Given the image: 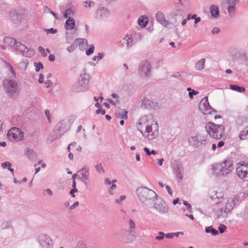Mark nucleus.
Instances as JSON below:
<instances>
[{"mask_svg":"<svg viewBox=\"0 0 248 248\" xmlns=\"http://www.w3.org/2000/svg\"><path fill=\"white\" fill-rule=\"evenodd\" d=\"M23 133L20 129L14 127L8 132L7 137L11 141H21L23 139Z\"/></svg>","mask_w":248,"mask_h":248,"instance_id":"4468645a","label":"nucleus"},{"mask_svg":"<svg viewBox=\"0 0 248 248\" xmlns=\"http://www.w3.org/2000/svg\"><path fill=\"white\" fill-rule=\"evenodd\" d=\"M170 17L175 20V23L177 22L178 19L184 17V13L183 11L178 7L174 9L170 14Z\"/></svg>","mask_w":248,"mask_h":248,"instance_id":"4be33fe9","label":"nucleus"},{"mask_svg":"<svg viewBox=\"0 0 248 248\" xmlns=\"http://www.w3.org/2000/svg\"><path fill=\"white\" fill-rule=\"evenodd\" d=\"M174 170L176 172L177 176L181 178V173L183 170V169L181 167V166H179L177 168H174Z\"/></svg>","mask_w":248,"mask_h":248,"instance_id":"3c124183","label":"nucleus"},{"mask_svg":"<svg viewBox=\"0 0 248 248\" xmlns=\"http://www.w3.org/2000/svg\"><path fill=\"white\" fill-rule=\"evenodd\" d=\"M141 106L147 109H153L157 107V103L156 102L149 99L146 97H143L140 100Z\"/></svg>","mask_w":248,"mask_h":248,"instance_id":"412c9836","label":"nucleus"},{"mask_svg":"<svg viewBox=\"0 0 248 248\" xmlns=\"http://www.w3.org/2000/svg\"><path fill=\"white\" fill-rule=\"evenodd\" d=\"M196 16H197V15H196V14H194L193 15H192L191 14H188L187 16V19H188V20H189L190 19H194V18H196Z\"/></svg>","mask_w":248,"mask_h":248,"instance_id":"774afa93","label":"nucleus"},{"mask_svg":"<svg viewBox=\"0 0 248 248\" xmlns=\"http://www.w3.org/2000/svg\"><path fill=\"white\" fill-rule=\"evenodd\" d=\"M95 168L96 170L99 173H104L105 172V170H104L103 169V168H102V167L101 166V165H97L95 166Z\"/></svg>","mask_w":248,"mask_h":248,"instance_id":"864d4df0","label":"nucleus"},{"mask_svg":"<svg viewBox=\"0 0 248 248\" xmlns=\"http://www.w3.org/2000/svg\"><path fill=\"white\" fill-rule=\"evenodd\" d=\"M137 128L143 137L148 140L156 139L159 135L158 124L152 115L141 117L137 125Z\"/></svg>","mask_w":248,"mask_h":248,"instance_id":"f257e3e1","label":"nucleus"},{"mask_svg":"<svg viewBox=\"0 0 248 248\" xmlns=\"http://www.w3.org/2000/svg\"><path fill=\"white\" fill-rule=\"evenodd\" d=\"M122 243L124 244H128L132 242V239L129 238V236H123L121 239Z\"/></svg>","mask_w":248,"mask_h":248,"instance_id":"37998d69","label":"nucleus"},{"mask_svg":"<svg viewBox=\"0 0 248 248\" xmlns=\"http://www.w3.org/2000/svg\"><path fill=\"white\" fill-rule=\"evenodd\" d=\"M116 182V180H113L112 181V183L111 184V186L110 187V188L111 190H114V189H115L116 187V185L115 184V183Z\"/></svg>","mask_w":248,"mask_h":248,"instance_id":"338daca9","label":"nucleus"},{"mask_svg":"<svg viewBox=\"0 0 248 248\" xmlns=\"http://www.w3.org/2000/svg\"><path fill=\"white\" fill-rule=\"evenodd\" d=\"M25 155L29 159L31 160L35 159L37 157V154L36 152L32 149H27L26 151Z\"/></svg>","mask_w":248,"mask_h":248,"instance_id":"2f4dec72","label":"nucleus"},{"mask_svg":"<svg viewBox=\"0 0 248 248\" xmlns=\"http://www.w3.org/2000/svg\"><path fill=\"white\" fill-rule=\"evenodd\" d=\"M236 174L243 181H248V163L241 161L237 164Z\"/></svg>","mask_w":248,"mask_h":248,"instance_id":"1a4fd4ad","label":"nucleus"},{"mask_svg":"<svg viewBox=\"0 0 248 248\" xmlns=\"http://www.w3.org/2000/svg\"><path fill=\"white\" fill-rule=\"evenodd\" d=\"M205 232L206 233H211L213 235H217L218 234V232L217 230L214 229L212 226L206 227L205 229Z\"/></svg>","mask_w":248,"mask_h":248,"instance_id":"4c0bfd02","label":"nucleus"},{"mask_svg":"<svg viewBox=\"0 0 248 248\" xmlns=\"http://www.w3.org/2000/svg\"><path fill=\"white\" fill-rule=\"evenodd\" d=\"M83 5L85 8L90 9L95 6V3L91 0H87L83 2Z\"/></svg>","mask_w":248,"mask_h":248,"instance_id":"a19ab883","label":"nucleus"},{"mask_svg":"<svg viewBox=\"0 0 248 248\" xmlns=\"http://www.w3.org/2000/svg\"><path fill=\"white\" fill-rule=\"evenodd\" d=\"M28 61L27 59L23 60L22 61H21L19 63V67L24 70H25L27 68V65L28 64Z\"/></svg>","mask_w":248,"mask_h":248,"instance_id":"79ce46f5","label":"nucleus"},{"mask_svg":"<svg viewBox=\"0 0 248 248\" xmlns=\"http://www.w3.org/2000/svg\"><path fill=\"white\" fill-rule=\"evenodd\" d=\"M37 242L41 248H53V242L51 238L47 234H41L37 237Z\"/></svg>","mask_w":248,"mask_h":248,"instance_id":"ddd939ff","label":"nucleus"},{"mask_svg":"<svg viewBox=\"0 0 248 248\" xmlns=\"http://www.w3.org/2000/svg\"><path fill=\"white\" fill-rule=\"evenodd\" d=\"M5 65L8 72L9 79L13 80L16 76L13 67L8 62H5Z\"/></svg>","mask_w":248,"mask_h":248,"instance_id":"a878e982","label":"nucleus"},{"mask_svg":"<svg viewBox=\"0 0 248 248\" xmlns=\"http://www.w3.org/2000/svg\"><path fill=\"white\" fill-rule=\"evenodd\" d=\"M199 108L200 111L204 114H210L212 112H216V111L213 109L209 105L208 97H203L200 103Z\"/></svg>","mask_w":248,"mask_h":248,"instance_id":"2eb2a0df","label":"nucleus"},{"mask_svg":"<svg viewBox=\"0 0 248 248\" xmlns=\"http://www.w3.org/2000/svg\"><path fill=\"white\" fill-rule=\"evenodd\" d=\"M158 234H159L158 236H156L155 237V239L157 240H162L164 238V232H158Z\"/></svg>","mask_w":248,"mask_h":248,"instance_id":"4d7b16f0","label":"nucleus"},{"mask_svg":"<svg viewBox=\"0 0 248 248\" xmlns=\"http://www.w3.org/2000/svg\"><path fill=\"white\" fill-rule=\"evenodd\" d=\"M75 49L76 46L74 44L70 45V46H68L66 48L67 51L69 53L72 52L75 50Z\"/></svg>","mask_w":248,"mask_h":248,"instance_id":"6e6d98bb","label":"nucleus"},{"mask_svg":"<svg viewBox=\"0 0 248 248\" xmlns=\"http://www.w3.org/2000/svg\"><path fill=\"white\" fill-rule=\"evenodd\" d=\"M74 15V11L71 9H66L63 13V17L68 19V18H72Z\"/></svg>","mask_w":248,"mask_h":248,"instance_id":"e433bc0d","label":"nucleus"},{"mask_svg":"<svg viewBox=\"0 0 248 248\" xmlns=\"http://www.w3.org/2000/svg\"><path fill=\"white\" fill-rule=\"evenodd\" d=\"M232 162L229 159H225L222 162L212 165L211 173L217 177H224L229 174L233 170Z\"/></svg>","mask_w":248,"mask_h":248,"instance_id":"f03ea898","label":"nucleus"},{"mask_svg":"<svg viewBox=\"0 0 248 248\" xmlns=\"http://www.w3.org/2000/svg\"><path fill=\"white\" fill-rule=\"evenodd\" d=\"M239 137L241 140L248 139V127H246L240 132Z\"/></svg>","mask_w":248,"mask_h":248,"instance_id":"72a5a7b5","label":"nucleus"},{"mask_svg":"<svg viewBox=\"0 0 248 248\" xmlns=\"http://www.w3.org/2000/svg\"><path fill=\"white\" fill-rule=\"evenodd\" d=\"M34 64L35 67V71L36 72H39L40 69H42L44 67L43 64L40 62L38 63L35 62Z\"/></svg>","mask_w":248,"mask_h":248,"instance_id":"a18cd8bd","label":"nucleus"},{"mask_svg":"<svg viewBox=\"0 0 248 248\" xmlns=\"http://www.w3.org/2000/svg\"><path fill=\"white\" fill-rule=\"evenodd\" d=\"M110 16V12L106 8L99 7L94 13V17L100 20H105Z\"/></svg>","mask_w":248,"mask_h":248,"instance_id":"f3484780","label":"nucleus"},{"mask_svg":"<svg viewBox=\"0 0 248 248\" xmlns=\"http://www.w3.org/2000/svg\"><path fill=\"white\" fill-rule=\"evenodd\" d=\"M224 207L219 208L216 213L217 218H225L227 216L228 214H225L224 210Z\"/></svg>","mask_w":248,"mask_h":248,"instance_id":"f704fd0d","label":"nucleus"},{"mask_svg":"<svg viewBox=\"0 0 248 248\" xmlns=\"http://www.w3.org/2000/svg\"><path fill=\"white\" fill-rule=\"evenodd\" d=\"M45 84L46 85V87L47 88L51 87L53 85V83L50 80H46L45 82Z\"/></svg>","mask_w":248,"mask_h":248,"instance_id":"13d9d810","label":"nucleus"},{"mask_svg":"<svg viewBox=\"0 0 248 248\" xmlns=\"http://www.w3.org/2000/svg\"><path fill=\"white\" fill-rule=\"evenodd\" d=\"M230 88L233 91H235L239 93H243L245 91V88L243 87H240L236 85H230Z\"/></svg>","mask_w":248,"mask_h":248,"instance_id":"ea45409f","label":"nucleus"},{"mask_svg":"<svg viewBox=\"0 0 248 248\" xmlns=\"http://www.w3.org/2000/svg\"><path fill=\"white\" fill-rule=\"evenodd\" d=\"M175 2H177L181 5H183L185 3L188 1V0H175Z\"/></svg>","mask_w":248,"mask_h":248,"instance_id":"0e129e2a","label":"nucleus"},{"mask_svg":"<svg viewBox=\"0 0 248 248\" xmlns=\"http://www.w3.org/2000/svg\"><path fill=\"white\" fill-rule=\"evenodd\" d=\"M220 31V29L218 27H214L212 30V33L213 34H218Z\"/></svg>","mask_w":248,"mask_h":248,"instance_id":"052dcab7","label":"nucleus"},{"mask_svg":"<svg viewBox=\"0 0 248 248\" xmlns=\"http://www.w3.org/2000/svg\"><path fill=\"white\" fill-rule=\"evenodd\" d=\"M89 75L86 73L81 74L78 80L75 82L72 88L74 93L84 92L88 90Z\"/></svg>","mask_w":248,"mask_h":248,"instance_id":"39448f33","label":"nucleus"},{"mask_svg":"<svg viewBox=\"0 0 248 248\" xmlns=\"http://www.w3.org/2000/svg\"><path fill=\"white\" fill-rule=\"evenodd\" d=\"M152 66L149 61L144 60L139 64L138 68L139 74L141 78L143 79H147L152 75Z\"/></svg>","mask_w":248,"mask_h":248,"instance_id":"6e6552de","label":"nucleus"},{"mask_svg":"<svg viewBox=\"0 0 248 248\" xmlns=\"http://www.w3.org/2000/svg\"><path fill=\"white\" fill-rule=\"evenodd\" d=\"M224 4L228 5V12L230 16L232 17L234 15L236 10V4L238 3L239 0H223Z\"/></svg>","mask_w":248,"mask_h":248,"instance_id":"6ab92c4d","label":"nucleus"},{"mask_svg":"<svg viewBox=\"0 0 248 248\" xmlns=\"http://www.w3.org/2000/svg\"><path fill=\"white\" fill-rule=\"evenodd\" d=\"M4 43L6 46H9L14 48L17 43V41L14 38L11 37H5L3 40Z\"/></svg>","mask_w":248,"mask_h":248,"instance_id":"393cba45","label":"nucleus"},{"mask_svg":"<svg viewBox=\"0 0 248 248\" xmlns=\"http://www.w3.org/2000/svg\"><path fill=\"white\" fill-rule=\"evenodd\" d=\"M129 225L130 232H132L133 230H134L136 228L135 223L132 219H130L129 220Z\"/></svg>","mask_w":248,"mask_h":248,"instance_id":"8fccbe9b","label":"nucleus"},{"mask_svg":"<svg viewBox=\"0 0 248 248\" xmlns=\"http://www.w3.org/2000/svg\"><path fill=\"white\" fill-rule=\"evenodd\" d=\"M12 227V221L10 219L3 220L0 224V228L2 229H9Z\"/></svg>","mask_w":248,"mask_h":248,"instance_id":"473e14b6","label":"nucleus"},{"mask_svg":"<svg viewBox=\"0 0 248 248\" xmlns=\"http://www.w3.org/2000/svg\"><path fill=\"white\" fill-rule=\"evenodd\" d=\"M207 138V135L205 134L196 133L189 137L188 142L191 146L199 147L206 144Z\"/></svg>","mask_w":248,"mask_h":248,"instance_id":"423d86ee","label":"nucleus"},{"mask_svg":"<svg viewBox=\"0 0 248 248\" xmlns=\"http://www.w3.org/2000/svg\"><path fill=\"white\" fill-rule=\"evenodd\" d=\"M205 129L209 136L215 139H220L224 132L225 128L222 124H217L209 122L205 125Z\"/></svg>","mask_w":248,"mask_h":248,"instance_id":"20e7f679","label":"nucleus"},{"mask_svg":"<svg viewBox=\"0 0 248 248\" xmlns=\"http://www.w3.org/2000/svg\"><path fill=\"white\" fill-rule=\"evenodd\" d=\"M74 119L72 117L62 120L60 123V125L59 126L58 130L62 134L65 133L68 130Z\"/></svg>","mask_w":248,"mask_h":248,"instance_id":"a211bd4d","label":"nucleus"},{"mask_svg":"<svg viewBox=\"0 0 248 248\" xmlns=\"http://www.w3.org/2000/svg\"><path fill=\"white\" fill-rule=\"evenodd\" d=\"M198 93V92L192 90L191 92H189L188 95L190 98H192L194 95H196Z\"/></svg>","mask_w":248,"mask_h":248,"instance_id":"bf43d9fd","label":"nucleus"},{"mask_svg":"<svg viewBox=\"0 0 248 248\" xmlns=\"http://www.w3.org/2000/svg\"><path fill=\"white\" fill-rule=\"evenodd\" d=\"M127 112L124 109H119L116 110L115 113L116 117L118 118L127 119Z\"/></svg>","mask_w":248,"mask_h":248,"instance_id":"c85d7f7f","label":"nucleus"},{"mask_svg":"<svg viewBox=\"0 0 248 248\" xmlns=\"http://www.w3.org/2000/svg\"><path fill=\"white\" fill-rule=\"evenodd\" d=\"M238 202V199L237 197L230 199L227 200L226 204L224 206V210L225 214L230 213L233 210L234 206Z\"/></svg>","mask_w":248,"mask_h":248,"instance_id":"aec40b11","label":"nucleus"},{"mask_svg":"<svg viewBox=\"0 0 248 248\" xmlns=\"http://www.w3.org/2000/svg\"><path fill=\"white\" fill-rule=\"evenodd\" d=\"M209 196L211 201L217 204L222 202L224 196V193L220 190H213L210 192Z\"/></svg>","mask_w":248,"mask_h":248,"instance_id":"dca6fc26","label":"nucleus"},{"mask_svg":"<svg viewBox=\"0 0 248 248\" xmlns=\"http://www.w3.org/2000/svg\"><path fill=\"white\" fill-rule=\"evenodd\" d=\"M3 85L9 96L15 97L19 94L20 88L17 82L15 80L6 79L3 82Z\"/></svg>","mask_w":248,"mask_h":248,"instance_id":"0eeeda50","label":"nucleus"},{"mask_svg":"<svg viewBox=\"0 0 248 248\" xmlns=\"http://www.w3.org/2000/svg\"><path fill=\"white\" fill-rule=\"evenodd\" d=\"M75 43L78 45L79 49L81 50L86 49L88 46V41L86 39L77 38L75 40Z\"/></svg>","mask_w":248,"mask_h":248,"instance_id":"b1692460","label":"nucleus"},{"mask_svg":"<svg viewBox=\"0 0 248 248\" xmlns=\"http://www.w3.org/2000/svg\"><path fill=\"white\" fill-rule=\"evenodd\" d=\"M14 49L15 51L20 53L23 56L26 57H31L34 54L32 48H28L25 45L18 41L16 43Z\"/></svg>","mask_w":248,"mask_h":248,"instance_id":"f8f14e48","label":"nucleus"},{"mask_svg":"<svg viewBox=\"0 0 248 248\" xmlns=\"http://www.w3.org/2000/svg\"><path fill=\"white\" fill-rule=\"evenodd\" d=\"M156 20L165 28L172 29L176 27L177 25L175 23H173L168 20L165 18L164 14L161 11H158L155 15Z\"/></svg>","mask_w":248,"mask_h":248,"instance_id":"9b49d317","label":"nucleus"},{"mask_svg":"<svg viewBox=\"0 0 248 248\" xmlns=\"http://www.w3.org/2000/svg\"><path fill=\"white\" fill-rule=\"evenodd\" d=\"M107 101H108L109 103H110L111 105L116 106V104H117L119 103V100H116L115 101H113L111 99H108Z\"/></svg>","mask_w":248,"mask_h":248,"instance_id":"680f3d73","label":"nucleus"},{"mask_svg":"<svg viewBox=\"0 0 248 248\" xmlns=\"http://www.w3.org/2000/svg\"><path fill=\"white\" fill-rule=\"evenodd\" d=\"M148 19L147 17L141 16L138 19V24L141 27H145L148 23Z\"/></svg>","mask_w":248,"mask_h":248,"instance_id":"c9c22d12","label":"nucleus"},{"mask_svg":"<svg viewBox=\"0 0 248 248\" xmlns=\"http://www.w3.org/2000/svg\"><path fill=\"white\" fill-rule=\"evenodd\" d=\"M209 9L211 16L213 18H216L218 17L219 14V11L217 6L211 5Z\"/></svg>","mask_w":248,"mask_h":248,"instance_id":"7c9ffc66","label":"nucleus"},{"mask_svg":"<svg viewBox=\"0 0 248 248\" xmlns=\"http://www.w3.org/2000/svg\"><path fill=\"white\" fill-rule=\"evenodd\" d=\"M150 208H154L155 210L160 214L167 213L169 211V207L163 199L158 196L153 202V205Z\"/></svg>","mask_w":248,"mask_h":248,"instance_id":"9d476101","label":"nucleus"},{"mask_svg":"<svg viewBox=\"0 0 248 248\" xmlns=\"http://www.w3.org/2000/svg\"><path fill=\"white\" fill-rule=\"evenodd\" d=\"M94 50V47L93 45H90L89 48L88 50H87L86 51V54L87 56H90L93 53Z\"/></svg>","mask_w":248,"mask_h":248,"instance_id":"de8ad7c7","label":"nucleus"},{"mask_svg":"<svg viewBox=\"0 0 248 248\" xmlns=\"http://www.w3.org/2000/svg\"><path fill=\"white\" fill-rule=\"evenodd\" d=\"M75 26V21L73 18H68L67 19L64 28L66 30H72Z\"/></svg>","mask_w":248,"mask_h":248,"instance_id":"bb28decb","label":"nucleus"},{"mask_svg":"<svg viewBox=\"0 0 248 248\" xmlns=\"http://www.w3.org/2000/svg\"><path fill=\"white\" fill-rule=\"evenodd\" d=\"M44 77L43 74H40L39 75V78L38 79V82L39 83H43L44 82Z\"/></svg>","mask_w":248,"mask_h":248,"instance_id":"69168bd1","label":"nucleus"},{"mask_svg":"<svg viewBox=\"0 0 248 248\" xmlns=\"http://www.w3.org/2000/svg\"><path fill=\"white\" fill-rule=\"evenodd\" d=\"M44 31H46L47 34L50 33L52 34H55L57 32V29H55L53 28L45 29Z\"/></svg>","mask_w":248,"mask_h":248,"instance_id":"603ef678","label":"nucleus"},{"mask_svg":"<svg viewBox=\"0 0 248 248\" xmlns=\"http://www.w3.org/2000/svg\"><path fill=\"white\" fill-rule=\"evenodd\" d=\"M137 194L140 202L148 207L153 206V202L158 196L154 190L146 187L138 188Z\"/></svg>","mask_w":248,"mask_h":248,"instance_id":"7ed1b4c3","label":"nucleus"},{"mask_svg":"<svg viewBox=\"0 0 248 248\" xmlns=\"http://www.w3.org/2000/svg\"><path fill=\"white\" fill-rule=\"evenodd\" d=\"M75 248H88L86 246V245L83 241H79L77 244Z\"/></svg>","mask_w":248,"mask_h":248,"instance_id":"49530a36","label":"nucleus"},{"mask_svg":"<svg viewBox=\"0 0 248 248\" xmlns=\"http://www.w3.org/2000/svg\"><path fill=\"white\" fill-rule=\"evenodd\" d=\"M45 113L46 116L47 118V120L48 123H50L51 122V114H50L49 110L48 109H46L45 111Z\"/></svg>","mask_w":248,"mask_h":248,"instance_id":"5fc2aeb1","label":"nucleus"},{"mask_svg":"<svg viewBox=\"0 0 248 248\" xmlns=\"http://www.w3.org/2000/svg\"><path fill=\"white\" fill-rule=\"evenodd\" d=\"M124 39L125 41L126 49H129L134 45L133 39L130 34H126Z\"/></svg>","mask_w":248,"mask_h":248,"instance_id":"cd10ccee","label":"nucleus"},{"mask_svg":"<svg viewBox=\"0 0 248 248\" xmlns=\"http://www.w3.org/2000/svg\"><path fill=\"white\" fill-rule=\"evenodd\" d=\"M12 164L10 162L6 161L1 164V167L3 169H7L14 174V170L11 168Z\"/></svg>","mask_w":248,"mask_h":248,"instance_id":"58836bf2","label":"nucleus"},{"mask_svg":"<svg viewBox=\"0 0 248 248\" xmlns=\"http://www.w3.org/2000/svg\"><path fill=\"white\" fill-rule=\"evenodd\" d=\"M104 57V54L103 53H98V55L97 56H94L93 58V61H99V60H101V59H102L103 58V57Z\"/></svg>","mask_w":248,"mask_h":248,"instance_id":"c03bdc74","label":"nucleus"},{"mask_svg":"<svg viewBox=\"0 0 248 248\" xmlns=\"http://www.w3.org/2000/svg\"><path fill=\"white\" fill-rule=\"evenodd\" d=\"M78 175H79L78 179L81 180L83 182L84 180H87L89 179V169L87 168H83L78 171Z\"/></svg>","mask_w":248,"mask_h":248,"instance_id":"5701e85b","label":"nucleus"},{"mask_svg":"<svg viewBox=\"0 0 248 248\" xmlns=\"http://www.w3.org/2000/svg\"><path fill=\"white\" fill-rule=\"evenodd\" d=\"M205 59L202 58L198 61L195 64V69L198 71H202L204 68Z\"/></svg>","mask_w":248,"mask_h":248,"instance_id":"c756f323","label":"nucleus"},{"mask_svg":"<svg viewBox=\"0 0 248 248\" xmlns=\"http://www.w3.org/2000/svg\"><path fill=\"white\" fill-rule=\"evenodd\" d=\"M125 199V196L124 195H122L120 196L119 199H116L115 202L118 203H120L123 201H124Z\"/></svg>","mask_w":248,"mask_h":248,"instance_id":"e2e57ef3","label":"nucleus"},{"mask_svg":"<svg viewBox=\"0 0 248 248\" xmlns=\"http://www.w3.org/2000/svg\"><path fill=\"white\" fill-rule=\"evenodd\" d=\"M39 52L42 54V55L45 57L47 56V53L46 52L44 48L42 46H39L38 48Z\"/></svg>","mask_w":248,"mask_h":248,"instance_id":"09e8293b","label":"nucleus"}]
</instances>
